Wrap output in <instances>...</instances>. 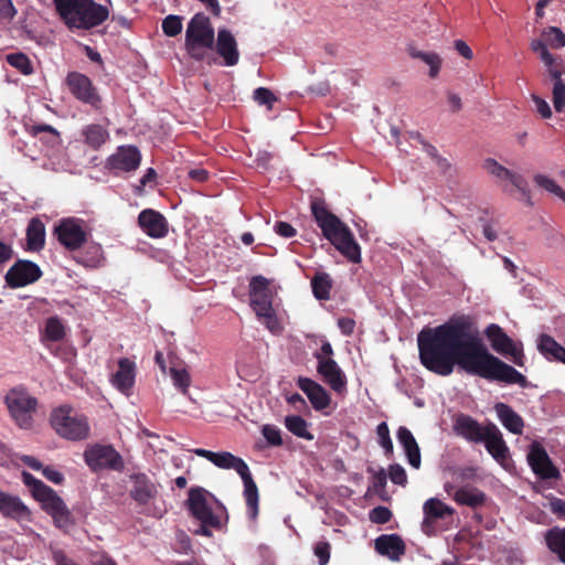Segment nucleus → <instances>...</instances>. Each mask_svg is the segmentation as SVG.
I'll use <instances>...</instances> for the list:
<instances>
[{"label":"nucleus","instance_id":"obj_58","mask_svg":"<svg viewBox=\"0 0 565 565\" xmlns=\"http://www.w3.org/2000/svg\"><path fill=\"white\" fill-rule=\"evenodd\" d=\"M17 14L11 0H0V22H10Z\"/></svg>","mask_w":565,"mask_h":565},{"label":"nucleus","instance_id":"obj_8","mask_svg":"<svg viewBox=\"0 0 565 565\" xmlns=\"http://www.w3.org/2000/svg\"><path fill=\"white\" fill-rule=\"evenodd\" d=\"M250 307L257 317L266 320L267 327L273 329L276 323V313L273 308V294L269 289V281L264 276H254L249 281Z\"/></svg>","mask_w":565,"mask_h":565},{"label":"nucleus","instance_id":"obj_6","mask_svg":"<svg viewBox=\"0 0 565 565\" xmlns=\"http://www.w3.org/2000/svg\"><path fill=\"white\" fill-rule=\"evenodd\" d=\"M531 49L540 55L550 76L554 79L552 95L555 110L565 114V78H563L565 66L562 57L552 55L545 45L539 41H532Z\"/></svg>","mask_w":565,"mask_h":565},{"label":"nucleus","instance_id":"obj_10","mask_svg":"<svg viewBox=\"0 0 565 565\" xmlns=\"http://www.w3.org/2000/svg\"><path fill=\"white\" fill-rule=\"evenodd\" d=\"M85 462L93 471H121L125 467L121 455L110 445H94L84 452Z\"/></svg>","mask_w":565,"mask_h":565},{"label":"nucleus","instance_id":"obj_41","mask_svg":"<svg viewBox=\"0 0 565 565\" xmlns=\"http://www.w3.org/2000/svg\"><path fill=\"white\" fill-rule=\"evenodd\" d=\"M534 41H539L552 49H562L565 46V33L556 26H548L542 31L541 39H535Z\"/></svg>","mask_w":565,"mask_h":565},{"label":"nucleus","instance_id":"obj_35","mask_svg":"<svg viewBox=\"0 0 565 565\" xmlns=\"http://www.w3.org/2000/svg\"><path fill=\"white\" fill-rule=\"evenodd\" d=\"M545 542L550 551L565 564V526L550 529L545 534Z\"/></svg>","mask_w":565,"mask_h":565},{"label":"nucleus","instance_id":"obj_31","mask_svg":"<svg viewBox=\"0 0 565 565\" xmlns=\"http://www.w3.org/2000/svg\"><path fill=\"white\" fill-rule=\"evenodd\" d=\"M537 350L546 360L565 364V348L556 342L550 334L543 333L540 335Z\"/></svg>","mask_w":565,"mask_h":565},{"label":"nucleus","instance_id":"obj_52","mask_svg":"<svg viewBox=\"0 0 565 565\" xmlns=\"http://www.w3.org/2000/svg\"><path fill=\"white\" fill-rule=\"evenodd\" d=\"M22 480H23L24 484L30 488L32 495L34 497L35 500L49 487L41 480L36 479L32 473H30L28 471L22 472Z\"/></svg>","mask_w":565,"mask_h":565},{"label":"nucleus","instance_id":"obj_40","mask_svg":"<svg viewBox=\"0 0 565 565\" xmlns=\"http://www.w3.org/2000/svg\"><path fill=\"white\" fill-rule=\"evenodd\" d=\"M286 428L299 438L312 440L313 435L308 430V423L299 415H290L285 418Z\"/></svg>","mask_w":565,"mask_h":565},{"label":"nucleus","instance_id":"obj_49","mask_svg":"<svg viewBox=\"0 0 565 565\" xmlns=\"http://www.w3.org/2000/svg\"><path fill=\"white\" fill-rule=\"evenodd\" d=\"M162 31L167 36H177L182 31V18L170 14L162 21Z\"/></svg>","mask_w":565,"mask_h":565},{"label":"nucleus","instance_id":"obj_23","mask_svg":"<svg viewBox=\"0 0 565 565\" xmlns=\"http://www.w3.org/2000/svg\"><path fill=\"white\" fill-rule=\"evenodd\" d=\"M193 452L199 457L207 459L221 469H234L237 473L248 467L242 458L236 457L228 451L214 452L203 448H196Z\"/></svg>","mask_w":565,"mask_h":565},{"label":"nucleus","instance_id":"obj_38","mask_svg":"<svg viewBox=\"0 0 565 565\" xmlns=\"http://www.w3.org/2000/svg\"><path fill=\"white\" fill-rule=\"evenodd\" d=\"M311 288L318 300L330 299V291L332 289V279L330 275L327 273H317L311 279Z\"/></svg>","mask_w":565,"mask_h":565},{"label":"nucleus","instance_id":"obj_4","mask_svg":"<svg viewBox=\"0 0 565 565\" xmlns=\"http://www.w3.org/2000/svg\"><path fill=\"white\" fill-rule=\"evenodd\" d=\"M215 43V32L211 20L203 13H196L190 20L185 31V50L195 61H203L206 50H212Z\"/></svg>","mask_w":565,"mask_h":565},{"label":"nucleus","instance_id":"obj_20","mask_svg":"<svg viewBox=\"0 0 565 565\" xmlns=\"http://www.w3.org/2000/svg\"><path fill=\"white\" fill-rule=\"evenodd\" d=\"M136 363L128 358H120L118 370L111 375L110 383L120 393L129 396L136 382Z\"/></svg>","mask_w":565,"mask_h":565},{"label":"nucleus","instance_id":"obj_54","mask_svg":"<svg viewBox=\"0 0 565 565\" xmlns=\"http://www.w3.org/2000/svg\"><path fill=\"white\" fill-rule=\"evenodd\" d=\"M392 511L386 507H376L370 511V521L375 524H385L392 519Z\"/></svg>","mask_w":565,"mask_h":565},{"label":"nucleus","instance_id":"obj_50","mask_svg":"<svg viewBox=\"0 0 565 565\" xmlns=\"http://www.w3.org/2000/svg\"><path fill=\"white\" fill-rule=\"evenodd\" d=\"M376 434L380 439V445L385 450V454L387 457H391L393 455V441L390 436V429L385 422H382L376 427Z\"/></svg>","mask_w":565,"mask_h":565},{"label":"nucleus","instance_id":"obj_25","mask_svg":"<svg viewBox=\"0 0 565 565\" xmlns=\"http://www.w3.org/2000/svg\"><path fill=\"white\" fill-rule=\"evenodd\" d=\"M379 554L398 561L405 554V543L397 534H383L375 540Z\"/></svg>","mask_w":565,"mask_h":565},{"label":"nucleus","instance_id":"obj_56","mask_svg":"<svg viewBox=\"0 0 565 565\" xmlns=\"http://www.w3.org/2000/svg\"><path fill=\"white\" fill-rule=\"evenodd\" d=\"M331 546L328 542L321 541L313 547L315 555L318 557L319 565H327L330 559Z\"/></svg>","mask_w":565,"mask_h":565},{"label":"nucleus","instance_id":"obj_9","mask_svg":"<svg viewBox=\"0 0 565 565\" xmlns=\"http://www.w3.org/2000/svg\"><path fill=\"white\" fill-rule=\"evenodd\" d=\"M65 84L74 98L94 110L100 111L103 99L92 79L79 72H70L65 77Z\"/></svg>","mask_w":565,"mask_h":565},{"label":"nucleus","instance_id":"obj_15","mask_svg":"<svg viewBox=\"0 0 565 565\" xmlns=\"http://www.w3.org/2000/svg\"><path fill=\"white\" fill-rule=\"evenodd\" d=\"M527 463L532 471L541 479H558L559 470L552 462L545 448L539 443L533 441L529 447L526 456Z\"/></svg>","mask_w":565,"mask_h":565},{"label":"nucleus","instance_id":"obj_51","mask_svg":"<svg viewBox=\"0 0 565 565\" xmlns=\"http://www.w3.org/2000/svg\"><path fill=\"white\" fill-rule=\"evenodd\" d=\"M367 471L372 473V490L384 500L385 498L383 493H385V487L387 482L385 470L382 468L379 471H374L373 469L369 468Z\"/></svg>","mask_w":565,"mask_h":565},{"label":"nucleus","instance_id":"obj_22","mask_svg":"<svg viewBox=\"0 0 565 565\" xmlns=\"http://www.w3.org/2000/svg\"><path fill=\"white\" fill-rule=\"evenodd\" d=\"M217 54L224 60L226 66H234L239 61L237 42L227 29H220L214 43Z\"/></svg>","mask_w":565,"mask_h":565},{"label":"nucleus","instance_id":"obj_34","mask_svg":"<svg viewBox=\"0 0 565 565\" xmlns=\"http://www.w3.org/2000/svg\"><path fill=\"white\" fill-rule=\"evenodd\" d=\"M82 137L85 145L98 150L109 139V132L99 124H90L83 128Z\"/></svg>","mask_w":565,"mask_h":565},{"label":"nucleus","instance_id":"obj_57","mask_svg":"<svg viewBox=\"0 0 565 565\" xmlns=\"http://www.w3.org/2000/svg\"><path fill=\"white\" fill-rule=\"evenodd\" d=\"M51 516L60 529H67L72 524V515L66 505L63 507V510L52 513Z\"/></svg>","mask_w":565,"mask_h":565},{"label":"nucleus","instance_id":"obj_63","mask_svg":"<svg viewBox=\"0 0 565 565\" xmlns=\"http://www.w3.org/2000/svg\"><path fill=\"white\" fill-rule=\"evenodd\" d=\"M338 327L342 334L351 335L354 332L355 321L349 317H342L338 319Z\"/></svg>","mask_w":565,"mask_h":565},{"label":"nucleus","instance_id":"obj_3","mask_svg":"<svg viewBox=\"0 0 565 565\" xmlns=\"http://www.w3.org/2000/svg\"><path fill=\"white\" fill-rule=\"evenodd\" d=\"M56 11L70 29L89 30L109 17L108 9L94 0H53Z\"/></svg>","mask_w":565,"mask_h":565},{"label":"nucleus","instance_id":"obj_28","mask_svg":"<svg viewBox=\"0 0 565 565\" xmlns=\"http://www.w3.org/2000/svg\"><path fill=\"white\" fill-rule=\"evenodd\" d=\"M497 416L510 433L521 435L524 427L523 418L508 404L499 402L494 405Z\"/></svg>","mask_w":565,"mask_h":565},{"label":"nucleus","instance_id":"obj_45","mask_svg":"<svg viewBox=\"0 0 565 565\" xmlns=\"http://www.w3.org/2000/svg\"><path fill=\"white\" fill-rule=\"evenodd\" d=\"M409 55L413 58H419L429 65V67H430L429 76L431 78H435L438 75L440 67H441V58L437 53H425V52H420V51L412 49V50H409Z\"/></svg>","mask_w":565,"mask_h":565},{"label":"nucleus","instance_id":"obj_27","mask_svg":"<svg viewBox=\"0 0 565 565\" xmlns=\"http://www.w3.org/2000/svg\"><path fill=\"white\" fill-rule=\"evenodd\" d=\"M487 500V494L471 484L462 486L454 493V501L458 505H466L471 509H478L484 505Z\"/></svg>","mask_w":565,"mask_h":565},{"label":"nucleus","instance_id":"obj_48","mask_svg":"<svg viewBox=\"0 0 565 565\" xmlns=\"http://www.w3.org/2000/svg\"><path fill=\"white\" fill-rule=\"evenodd\" d=\"M253 97L258 105L266 106L268 110H271L274 104L278 100L274 93L266 87L256 88L254 90Z\"/></svg>","mask_w":565,"mask_h":565},{"label":"nucleus","instance_id":"obj_14","mask_svg":"<svg viewBox=\"0 0 565 565\" xmlns=\"http://www.w3.org/2000/svg\"><path fill=\"white\" fill-rule=\"evenodd\" d=\"M54 234L68 250H77L87 241V233L82 226V221L74 217L63 218L55 226Z\"/></svg>","mask_w":565,"mask_h":565},{"label":"nucleus","instance_id":"obj_55","mask_svg":"<svg viewBox=\"0 0 565 565\" xmlns=\"http://www.w3.org/2000/svg\"><path fill=\"white\" fill-rule=\"evenodd\" d=\"M388 477L391 479V481L395 484H398V486H406L407 483V475H406V471L405 469L398 465V463H393L388 467Z\"/></svg>","mask_w":565,"mask_h":565},{"label":"nucleus","instance_id":"obj_59","mask_svg":"<svg viewBox=\"0 0 565 565\" xmlns=\"http://www.w3.org/2000/svg\"><path fill=\"white\" fill-rule=\"evenodd\" d=\"M274 230L276 234L284 238H291L297 234L296 228L291 224L282 221L276 222Z\"/></svg>","mask_w":565,"mask_h":565},{"label":"nucleus","instance_id":"obj_17","mask_svg":"<svg viewBox=\"0 0 565 565\" xmlns=\"http://www.w3.org/2000/svg\"><path fill=\"white\" fill-rule=\"evenodd\" d=\"M317 372L322 381L339 395L347 392V376L334 359L320 360Z\"/></svg>","mask_w":565,"mask_h":565},{"label":"nucleus","instance_id":"obj_21","mask_svg":"<svg viewBox=\"0 0 565 565\" xmlns=\"http://www.w3.org/2000/svg\"><path fill=\"white\" fill-rule=\"evenodd\" d=\"M484 443L488 452L499 462L503 463L509 458V447L507 446L500 429L493 424H487V430L484 431Z\"/></svg>","mask_w":565,"mask_h":565},{"label":"nucleus","instance_id":"obj_11","mask_svg":"<svg viewBox=\"0 0 565 565\" xmlns=\"http://www.w3.org/2000/svg\"><path fill=\"white\" fill-rule=\"evenodd\" d=\"M484 335L492 350L501 355H509L512 362L518 366L524 365V354L522 345H518L497 324L491 323L484 329Z\"/></svg>","mask_w":565,"mask_h":565},{"label":"nucleus","instance_id":"obj_32","mask_svg":"<svg viewBox=\"0 0 565 565\" xmlns=\"http://www.w3.org/2000/svg\"><path fill=\"white\" fill-rule=\"evenodd\" d=\"M238 475L244 483V497L246 500V505L252 516L255 518L258 512V488L252 477L248 467L241 471Z\"/></svg>","mask_w":565,"mask_h":565},{"label":"nucleus","instance_id":"obj_16","mask_svg":"<svg viewBox=\"0 0 565 565\" xmlns=\"http://www.w3.org/2000/svg\"><path fill=\"white\" fill-rule=\"evenodd\" d=\"M141 154L135 146H120L116 152L106 160V169L111 171L131 172L138 169Z\"/></svg>","mask_w":565,"mask_h":565},{"label":"nucleus","instance_id":"obj_1","mask_svg":"<svg viewBox=\"0 0 565 565\" xmlns=\"http://www.w3.org/2000/svg\"><path fill=\"white\" fill-rule=\"evenodd\" d=\"M419 360L428 371L448 376L458 365L466 373L489 382L527 387V379L510 364L489 352L473 330L470 317H454L417 335Z\"/></svg>","mask_w":565,"mask_h":565},{"label":"nucleus","instance_id":"obj_33","mask_svg":"<svg viewBox=\"0 0 565 565\" xmlns=\"http://www.w3.org/2000/svg\"><path fill=\"white\" fill-rule=\"evenodd\" d=\"M131 498L139 504H147L154 495V487L146 475L134 476V487L130 490Z\"/></svg>","mask_w":565,"mask_h":565},{"label":"nucleus","instance_id":"obj_60","mask_svg":"<svg viewBox=\"0 0 565 565\" xmlns=\"http://www.w3.org/2000/svg\"><path fill=\"white\" fill-rule=\"evenodd\" d=\"M550 510L558 519L565 520V501L563 499L553 497L550 500Z\"/></svg>","mask_w":565,"mask_h":565},{"label":"nucleus","instance_id":"obj_39","mask_svg":"<svg viewBox=\"0 0 565 565\" xmlns=\"http://www.w3.org/2000/svg\"><path fill=\"white\" fill-rule=\"evenodd\" d=\"M424 515L433 518L434 520L444 519L447 515H452L455 510L441 502L437 498L428 499L423 505Z\"/></svg>","mask_w":565,"mask_h":565},{"label":"nucleus","instance_id":"obj_64","mask_svg":"<svg viewBox=\"0 0 565 565\" xmlns=\"http://www.w3.org/2000/svg\"><path fill=\"white\" fill-rule=\"evenodd\" d=\"M52 558L55 565H78L74 559L70 558L62 550H54L52 552Z\"/></svg>","mask_w":565,"mask_h":565},{"label":"nucleus","instance_id":"obj_26","mask_svg":"<svg viewBox=\"0 0 565 565\" xmlns=\"http://www.w3.org/2000/svg\"><path fill=\"white\" fill-rule=\"evenodd\" d=\"M396 437L405 451L408 463L413 468L419 469L422 463L420 449L412 431L407 427L401 426L397 429Z\"/></svg>","mask_w":565,"mask_h":565},{"label":"nucleus","instance_id":"obj_5","mask_svg":"<svg viewBox=\"0 0 565 565\" xmlns=\"http://www.w3.org/2000/svg\"><path fill=\"white\" fill-rule=\"evenodd\" d=\"M4 404L15 425L21 429H30L33 426V415L38 408V399L26 388L17 386L4 396Z\"/></svg>","mask_w":565,"mask_h":565},{"label":"nucleus","instance_id":"obj_47","mask_svg":"<svg viewBox=\"0 0 565 565\" xmlns=\"http://www.w3.org/2000/svg\"><path fill=\"white\" fill-rule=\"evenodd\" d=\"M170 375L175 387H178L183 394L188 393L191 384V377L185 369H170Z\"/></svg>","mask_w":565,"mask_h":565},{"label":"nucleus","instance_id":"obj_62","mask_svg":"<svg viewBox=\"0 0 565 565\" xmlns=\"http://www.w3.org/2000/svg\"><path fill=\"white\" fill-rule=\"evenodd\" d=\"M333 354H334V352H333L331 343L329 341H323L320 350L318 352H315L313 356L317 360V364H318L321 359L322 360L333 359L332 358Z\"/></svg>","mask_w":565,"mask_h":565},{"label":"nucleus","instance_id":"obj_24","mask_svg":"<svg viewBox=\"0 0 565 565\" xmlns=\"http://www.w3.org/2000/svg\"><path fill=\"white\" fill-rule=\"evenodd\" d=\"M454 428L457 435L463 437L468 441L481 443L482 439H484L487 425L481 426L471 416L461 414L456 418Z\"/></svg>","mask_w":565,"mask_h":565},{"label":"nucleus","instance_id":"obj_46","mask_svg":"<svg viewBox=\"0 0 565 565\" xmlns=\"http://www.w3.org/2000/svg\"><path fill=\"white\" fill-rule=\"evenodd\" d=\"M8 64L20 71L23 75H30L33 67L30 58L23 53H11L6 57Z\"/></svg>","mask_w":565,"mask_h":565},{"label":"nucleus","instance_id":"obj_30","mask_svg":"<svg viewBox=\"0 0 565 565\" xmlns=\"http://www.w3.org/2000/svg\"><path fill=\"white\" fill-rule=\"evenodd\" d=\"M0 512L2 515L12 519H26L30 514L29 509L18 498L4 492H0Z\"/></svg>","mask_w":565,"mask_h":565},{"label":"nucleus","instance_id":"obj_13","mask_svg":"<svg viewBox=\"0 0 565 565\" xmlns=\"http://www.w3.org/2000/svg\"><path fill=\"white\" fill-rule=\"evenodd\" d=\"M43 276L38 264L29 259H18L6 273V284L10 288H22L34 284Z\"/></svg>","mask_w":565,"mask_h":565},{"label":"nucleus","instance_id":"obj_19","mask_svg":"<svg viewBox=\"0 0 565 565\" xmlns=\"http://www.w3.org/2000/svg\"><path fill=\"white\" fill-rule=\"evenodd\" d=\"M296 384L307 395L313 409L320 412L330 406L331 396L318 382L309 377L299 376Z\"/></svg>","mask_w":565,"mask_h":565},{"label":"nucleus","instance_id":"obj_37","mask_svg":"<svg viewBox=\"0 0 565 565\" xmlns=\"http://www.w3.org/2000/svg\"><path fill=\"white\" fill-rule=\"evenodd\" d=\"M104 252L99 244L93 243L86 246L84 253L78 256L77 262L85 267L96 268L104 263Z\"/></svg>","mask_w":565,"mask_h":565},{"label":"nucleus","instance_id":"obj_36","mask_svg":"<svg viewBox=\"0 0 565 565\" xmlns=\"http://www.w3.org/2000/svg\"><path fill=\"white\" fill-rule=\"evenodd\" d=\"M483 167L488 171V173H490L491 175H493L494 178H497L500 181L507 180V181H510L513 185H514V183H516V182L520 183V181H521L522 175L512 172L511 170L507 169L505 167L500 164L494 159L488 158L484 161Z\"/></svg>","mask_w":565,"mask_h":565},{"label":"nucleus","instance_id":"obj_42","mask_svg":"<svg viewBox=\"0 0 565 565\" xmlns=\"http://www.w3.org/2000/svg\"><path fill=\"white\" fill-rule=\"evenodd\" d=\"M65 334V326L58 317L54 316L46 319L43 340L57 342L63 340Z\"/></svg>","mask_w":565,"mask_h":565},{"label":"nucleus","instance_id":"obj_18","mask_svg":"<svg viewBox=\"0 0 565 565\" xmlns=\"http://www.w3.org/2000/svg\"><path fill=\"white\" fill-rule=\"evenodd\" d=\"M138 225L151 238H163L169 233V223L160 212L146 209L138 215Z\"/></svg>","mask_w":565,"mask_h":565},{"label":"nucleus","instance_id":"obj_7","mask_svg":"<svg viewBox=\"0 0 565 565\" xmlns=\"http://www.w3.org/2000/svg\"><path fill=\"white\" fill-rule=\"evenodd\" d=\"M50 423L58 436L68 440H83L89 434L86 417L72 415V409L67 406L53 409Z\"/></svg>","mask_w":565,"mask_h":565},{"label":"nucleus","instance_id":"obj_2","mask_svg":"<svg viewBox=\"0 0 565 565\" xmlns=\"http://www.w3.org/2000/svg\"><path fill=\"white\" fill-rule=\"evenodd\" d=\"M311 213L324 238L348 260L359 264L361 262V248L348 225L330 212L322 201L311 203Z\"/></svg>","mask_w":565,"mask_h":565},{"label":"nucleus","instance_id":"obj_61","mask_svg":"<svg viewBox=\"0 0 565 565\" xmlns=\"http://www.w3.org/2000/svg\"><path fill=\"white\" fill-rule=\"evenodd\" d=\"M42 475L51 482L55 484H61L64 481V476L62 472L55 470L54 468L46 466L42 469Z\"/></svg>","mask_w":565,"mask_h":565},{"label":"nucleus","instance_id":"obj_53","mask_svg":"<svg viewBox=\"0 0 565 565\" xmlns=\"http://www.w3.org/2000/svg\"><path fill=\"white\" fill-rule=\"evenodd\" d=\"M262 434L270 446L279 447L284 444L280 429L274 425H264Z\"/></svg>","mask_w":565,"mask_h":565},{"label":"nucleus","instance_id":"obj_44","mask_svg":"<svg viewBox=\"0 0 565 565\" xmlns=\"http://www.w3.org/2000/svg\"><path fill=\"white\" fill-rule=\"evenodd\" d=\"M534 183L544 191L554 194L565 203V191L556 181L546 174L537 173L533 177Z\"/></svg>","mask_w":565,"mask_h":565},{"label":"nucleus","instance_id":"obj_12","mask_svg":"<svg viewBox=\"0 0 565 565\" xmlns=\"http://www.w3.org/2000/svg\"><path fill=\"white\" fill-rule=\"evenodd\" d=\"M207 494V491L203 488H191L186 500L188 509L191 515L201 523L210 524L213 529L221 530L223 526L222 516L209 505Z\"/></svg>","mask_w":565,"mask_h":565},{"label":"nucleus","instance_id":"obj_29","mask_svg":"<svg viewBox=\"0 0 565 565\" xmlns=\"http://www.w3.org/2000/svg\"><path fill=\"white\" fill-rule=\"evenodd\" d=\"M45 246V226L39 217H32L26 227V245L28 252H40Z\"/></svg>","mask_w":565,"mask_h":565},{"label":"nucleus","instance_id":"obj_43","mask_svg":"<svg viewBox=\"0 0 565 565\" xmlns=\"http://www.w3.org/2000/svg\"><path fill=\"white\" fill-rule=\"evenodd\" d=\"M42 503L43 509L51 515L58 510H63L66 504L54 489L47 487L41 495L36 499Z\"/></svg>","mask_w":565,"mask_h":565}]
</instances>
